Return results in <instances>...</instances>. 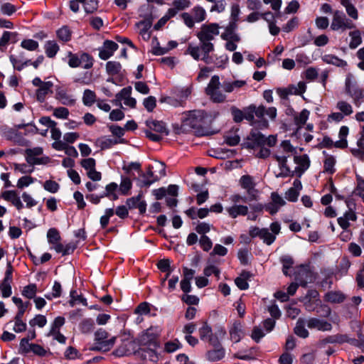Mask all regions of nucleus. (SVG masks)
<instances>
[{
    "label": "nucleus",
    "instance_id": "61",
    "mask_svg": "<svg viewBox=\"0 0 364 364\" xmlns=\"http://www.w3.org/2000/svg\"><path fill=\"white\" fill-rule=\"evenodd\" d=\"M47 237L48 242L50 244L56 243L59 242L60 237L59 232L55 228H50L47 232Z\"/></svg>",
    "mask_w": 364,
    "mask_h": 364
},
{
    "label": "nucleus",
    "instance_id": "60",
    "mask_svg": "<svg viewBox=\"0 0 364 364\" xmlns=\"http://www.w3.org/2000/svg\"><path fill=\"white\" fill-rule=\"evenodd\" d=\"M43 188L47 191L52 193H55L58 191V190L60 188V186L55 181L48 180V181H45V183L43 184Z\"/></svg>",
    "mask_w": 364,
    "mask_h": 364
},
{
    "label": "nucleus",
    "instance_id": "21",
    "mask_svg": "<svg viewBox=\"0 0 364 364\" xmlns=\"http://www.w3.org/2000/svg\"><path fill=\"white\" fill-rule=\"evenodd\" d=\"M357 220V215L352 209H348L345 212L343 216L339 217L337 219L338 224L344 230H347L350 224V221H355Z\"/></svg>",
    "mask_w": 364,
    "mask_h": 364
},
{
    "label": "nucleus",
    "instance_id": "53",
    "mask_svg": "<svg viewBox=\"0 0 364 364\" xmlns=\"http://www.w3.org/2000/svg\"><path fill=\"white\" fill-rule=\"evenodd\" d=\"M53 115L57 119H66L69 116V110L64 107L53 109Z\"/></svg>",
    "mask_w": 364,
    "mask_h": 364
},
{
    "label": "nucleus",
    "instance_id": "41",
    "mask_svg": "<svg viewBox=\"0 0 364 364\" xmlns=\"http://www.w3.org/2000/svg\"><path fill=\"white\" fill-rule=\"evenodd\" d=\"M309 111L306 109H304L300 113L294 116V123L299 127L301 128L304 125L309 119Z\"/></svg>",
    "mask_w": 364,
    "mask_h": 364
},
{
    "label": "nucleus",
    "instance_id": "31",
    "mask_svg": "<svg viewBox=\"0 0 364 364\" xmlns=\"http://www.w3.org/2000/svg\"><path fill=\"white\" fill-rule=\"evenodd\" d=\"M321 58L324 63L327 64H331L337 67L343 68L347 65L346 61L332 54L324 55Z\"/></svg>",
    "mask_w": 364,
    "mask_h": 364
},
{
    "label": "nucleus",
    "instance_id": "12",
    "mask_svg": "<svg viewBox=\"0 0 364 364\" xmlns=\"http://www.w3.org/2000/svg\"><path fill=\"white\" fill-rule=\"evenodd\" d=\"M116 214L122 219H124L128 216L129 212L125 205H119L116 208V210L113 208H107L105 210V214L101 216L100 223L102 229L107 228L109 224V221L111 217Z\"/></svg>",
    "mask_w": 364,
    "mask_h": 364
},
{
    "label": "nucleus",
    "instance_id": "45",
    "mask_svg": "<svg viewBox=\"0 0 364 364\" xmlns=\"http://www.w3.org/2000/svg\"><path fill=\"white\" fill-rule=\"evenodd\" d=\"M95 322L92 318H85L80 323V329L83 333H88L93 331Z\"/></svg>",
    "mask_w": 364,
    "mask_h": 364
},
{
    "label": "nucleus",
    "instance_id": "11",
    "mask_svg": "<svg viewBox=\"0 0 364 364\" xmlns=\"http://www.w3.org/2000/svg\"><path fill=\"white\" fill-rule=\"evenodd\" d=\"M200 46L188 45L186 53L190 54L196 60H198L202 55L210 54L215 49L214 44L210 41H200Z\"/></svg>",
    "mask_w": 364,
    "mask_h": 364
},
{
    "label": "nucleus",
    "instance_id": "48",
    "mask_svg": "<svg viewBox=\"0 0 364 364\" xmlns=\"http://www.w3.org/2000/svg\"><path fill=\"white\" fill-rule=\"evenodd\" d=\"M92 73L89 72H83L78 76L73 78V82L82 85H88L91 82Z\"/></svg>",
    "mask_w": 364,
    "mask_h": 364
},
{
    "label": "nucleus",
    "instance_id": "8",
    "mask_svg": "<svg viewBox=\"0 0 364 364\" xmlns=\"http://www.w3.org/2000/svg\"><path fill=\"white\" fill-rule=\"evenodd\" d=\"M43 149L41 147H34L25 150V159L31 166L46 165L50 161L48 156H43Z\"/></svg>",
    "mask_w": 364,
    "mask_h": 364
},
{
    "label": "nucleus",
    "instance_id": "40",
    "mask_svg": "<svg viewBox=\"0 0 364 364\" xmlns=\"http://www.w3.org/2000/svg\"><path fill=\"white\" fill-rule=\"evenodd\" d=\"M150 129L155 131L159 134H168V131L164 122L159 121H151L147 124Z\"/></svg>",
    "mask_w": 364,
    "mask_h": 364
},
{
    "label": "nucleus",
    "instance_id": "30",
    "mask_svg": "<svg viewBox=\"0 0 364 364\" xmlns=\"http://www.w3.org/2000/svg\"><path fill=\"white\" fill-rule=\"evenodd\" d=\"M45 53L48 58H54L60 50V47L55 41H48L44 45Z\"/></svg>",
    "mask_w": 364,
    "mask_h": 364
},
{
    "label": "nucleus",
    "instance_id": "25",
    "mask_svg": "<svg viewBox=\"0 0 364 364\" xmlns=\"http://www.w3.org/2000/svg\"><path fill=\"white\" fill-rule=\"evenodd\" d=\"M55 99L63 105L71 106L75 102V100L71 95H68L67 90L62 87H58L55 92Z\"/></svg>",
    "mask_w": 364,
    "mask_h": 364
},
{
    "label": "nucleus",
    "instance_id": "54",
    "mask_svg": "<svg viewBox=\"0 0 364 364\" xmlns=\"http://www.w3.org/2000/svg\"><path fill=\"white\" fill-rule=\"evenodd\" d=\"M280 262H282V266H283V269H282L283 273L285 275H288L287 270L289 268H291L294 264V260H293L292 257L289 255H284L281 257Z\"/></svg>",
    "mask_w": 364,
    "mask_h": 364
},
{
    "label": "nucleus",
    "instance_id": "10",
    "mask_svg": "<svg viewBox=\"0 0 364 364\" xmlns=\"http://www.w3.org/2000/svg\"><path fill=\"white\" fill-rule=\"evenodd\" d=\"M355 27L354 23L348 19L345 14L341 11H334L333 12V19L331 28L333 31L351 29Z\"/></svg>",
    "mask_w": 364,
    "mask_h": 364
},
{
    "label": "nucleus",
    "instance_id": "22",
    "mask_svg": "<svg viewBox=\"0 0 364 364\" xmlns=\"http://www.w3.org/2000/svg\"><path fill=\"white\" fill-rule=\"evenodd\" d=\"M1 198L5 200L10 202L14 205L18 210H21L23 208V205L15 191H5L1 193Z\"/></svg>",
    "mask_w": 364,
    "mask_h": 364
},
{
    "label": "nucleus",
    "instance_id": "44",
    "mask_svg": "<svg viewBox=\"0 0 364 364\" xmlns=\"http://www.w3.org/2000/svg\"><path fill=\"white\" fill-rule=\"evenodd\" d=\"M248 139L252 141L254 144L262 146H264L265 136L258 131H253L250 133Z\"/></svg>",
    "mask_w": 364,
    "mask_h": 364
},
{
    "label": "nucleus",
    "instance_id": "47",
    "mask_svg": "<svg viewBox=\"0 0 364 364\" xmlns=\"http://www.w3.org/2000/svg\"><path fill=\"white\" fill-rule=\"evenodd\" d=\"M336 164V159L333 156H328L323 163V171L326 173L333 174L336 169L334 168Z\"/></svg>",
    "mask_w": 364,
    "mask_h": 364
},
{
    "label": "nucleus",
    "instance_id": "37",
    "mask_svg": "<svg viewBox=\"0 0 364 364\" xmlns=\"http://www.w3.org/2000/svg\"><path fill=\"white\" fill-rule=\"evenodd\" d=\"M37 291V285L36 284H30L23 288L21 294L26 299H32L36 297Z\"/></svg>",
    "mask_w": 364,
    "mask_h": 364
},
{
    "label": "nucleus",
    "instance_id": "52",
    "mask_svg": "<svg viewBox=\"0 0 364 364\" xmlns=\"http://www.w3.org/2000/svg\"><path fill=\"white\" fill-rule=\"evenodd\" d=\"M47 323V319L45 316L41 314L36 315L33 319L29 321V324L31 326H38L40 328H43Z\"/></svg>",
    "mask_w": 364,
    "mask_h": 364
},
{
    "label": "nucleus",
    "instance_id": "15",
    "mask_svg": "<svg viewBox=\"0 0 364 364\" xmlns=\"http://www.w3.org/2000/svg\"><path fill=\"white\" fill-rule=\"evenodd\" d=\"M12 274H13V267L11 264V262H8L6 269L5 272L4 279L0 284V289L1 291L2 296L4 298H8L12 294L11 286V284L12 279H13Z\"/></svg>",
    "mask_w": 364,
    "mask_h": 364
},
{
    "label": "nucleus",
    "instance_id": "55",
    "mask_svg": "<svg viewBox=\"0 0 364 364\" xmlns=\"http://www.w3.org/2000/svg\"><path fill=\"white\" fill-rule=\"evenodd\" d=\"M212 334V329L206 323H205L203 326L199 328V336L202 341H207V340Z\"/></svg>",
    "mask_w": 364,
    "mask_h": 364
},
{
    "label": "nucleus",
    "instance_id": "49",
    "mask_svg": "<svg viewBox=\"0 0 364 364\" xmlns=\"http://www.w3.org/2000/svg\"><path fill=\"white\" fill-rule=\"evenodd\" d=\"M81 303L83 305H87L86 299L83 298L80 295H77V291L75 290H72L70 291V300L69 301V304L70 306L73 307L76 304Z\"/></svg>",
    "mask_w": 364,
    "mask_h": 364
},
{
    "label": "nucleus",
    "instance_id": "39",
    "mask_svg": "<svg viewBox=\"0 0 364 364\" xmlns=\"http://www.w3.org/2000/svg\"><path fill=\"white\" fill-rule=\"evenodd\" d=\"M118 143L119 141L117 139L106 136H102L97 139V144L102 149H109Z\"/></svg>",
    "mask_w": 364,
    "mask_h": 364
},
{
    "label": "nucleus",
    "instance_id": "7",
    "mask_svg": "<svg viewBox=\"0 0 364 364\" xmlns=\"http://www.w3.org/2000/svg\"><path fill=\"white\" fill-rule=\"evenodd\" d=\"M95 337L96 343L91 349L104 352L109 350L113 347L116 340L115 337L108 339L107 332L101 328L95 332Z\"/></svg>",
    "mask_w": 364,
    "mask_h": 364
},
{
    "label": "nucleus",
    "instance_id": "51",
    "mask_svg": "<svg viewBox=\"0 0 364 364\" xmlns=\"http://www.w3.org/2000/svg\"><path fill=\"white\" fill-rule=\"evenodd\" d=\"M57 36L63 42L69 41L71 38V31L67 26H63L57 31Z\"/></svg>",
    "mask_w": 364,
    "mask_h": 364
},
{
    "label": "nucleus",
    "instance_id": "56",
    "mask_svg": "<svg viewBox=\"0 0 364 364\" xmlns=\"http://www.w3.org/2000/svg\"><path fill=\"white\" fill-rule=\"evenodd\" d=\"M21 46L28 50L33 51L38 48V43L33 39H25L21 43Z\"/></svg>",
    "mask_w": 364,
    "mask_h": 364
},
{
    "label": "nucleus",
    "instance_id": "13",
    "mask_svg": "<svg viewBox=\"0 0 364 364\" xmlns=\"http://www.w3.org/2000/svg\"><path fill=\"white\" fill-rule=\"evenodd\" d=\"M239 183L241 187L246 191L250 200H257L259 191L255 188L256 183L252 176L244 175L240 178Z\"/></svg>",
    "mask_w": 364,
    "mask_h": 364
},
{
    "label": "nucleus",
    "instance_id": "50",
    "mask_svg": "<svg viewBox=\"0 0 364 364\" xmlns=\"http://www.w3.org/2000/svg\"><path fill=\"white\" fill-rule=\"evenodd\" d=\"M132 346L131 342H124L120 346H119L115 350L114 354L117 356L122 357L131 354V350L128 348L129 346Z\"/></svg>",
    "mask_w": 364,
    "mask_h": 364
},
{
    "label": "nucleus",
    "instance_id": "62",
    "mask_svg": "<svg viewBox=\"0 0 364 364\" xmlns=\"http://www.w3.org/2000/svg\"><path fill=\"white\" fill-rule=\"evenodd\" d=\"M231 114L234 122L239 123L241 122L244 119L243 111L240 110L237 107L232 106L230 108Z\"/></svg>",
    "mask_w": 364,
    "mask_h": 364
},
{
    "label": "nucleus",
    "instance_id": "5",
    "mask_svg": "<svg viewBox=\"0 0 364 364\" xmlns=\"http://www.w3.org/2000/svg\"><path fill=\"white\" fill-rule=\"evenodd\" d=\"M346 92L353 99L356 106H360L364 98L363 90L358 86L351 74L346 76Z\"/></svg>",
    "mask_w": 364,
    "mask_h": 364
},
{
    "label": "nucleus",
    "instance_id": "16",
    "mask_svg": "<svg viewBox=\"0 0 364 364\" xmlns=\"http://www.w3.org/2000/svg\"><path fill=\"white\" fill-rule=\"evenodd\" d=\"M286 204L284 199L279 196L277 193L273 192L271 194V202H269L266 206L265 209L271 215L277 213L281 207Z\"/></svg>",
    "mask_w": 364,
    "mask_h": 364
},
{
    "label": "nucleus",
    "instance_id": "57",
    "mask_svg": "<svg viewBox=\"0 0 364 364\" xmlns=\"http://www.w3.org/2000/svg\"><path fill=\"white\" fill-rule=\"evenodd\" d=\"M168 52V48L166 47H161L157 38H154L153 41L152 53L155 55H162Z\"/></svg>",
    "mask_w": 364,
    "mask_h": 364
},
{
    "label": "nucleus",
    "instance_id": "58",
    "mask_svg": "<svg viewBox=\"0 0 364 364\" xmlns=\"http://www.w3.org/2000/svg\"><path fill=\"white\" fill-rule=\"evenodd\" d=\"M198 242L200 247L205 252H208L213 247V242L207 235H201Z\"/></svg>",
    "mask_w": 364,
    "mask_h": 364
},
{
    "label": "nucleus",
    "instance_id": "23",
    "mask_svg": "<svg viewBox=\"0 0 364 364\" xmlns=\"http://www.w3.org/2000/svg\"><path fill=\"white\" fill-rule=\"evenodd\" d=\"M230 340L234 343H238L244 336L242 323L235 321L229 329Z\"/></svg>",
    "mask_w": 364,
    "mask_h": 364
},
{
    "label": "nucleus",
    "instance_id": "18",
    "mask_svg": "<svg viewBox=\"0 0 364 364\" xmlns=\"http://www.w3.org/2000/svg\"><path fill=\"white\" fill-rule=\"evenodd\" d=\"M263 111V105L256 107L255 105H250L243 110L244 119L251 122L255 120V116L262 119Z\"/></svg>",
    "mask_w": 364,
    "mask_h": 364
},
{
    "label": "nucleus",
    "instance_id": "42",
    "mask_svg": "<svg viewBox=\"0 0 364 364\" xmlns=\"http://www.w3.org/2000/svg\"><path fill=\"white\" fill-rule=\"evenodd\" d=\"M142 183L145 186H149L153 183L157 181L159 179V177L155 176L151 171V168H149L147 171L144 173L142 176Z\"/></svg>",
    "mask_w": 364,
    "mask_h": 364
},
{
    "label": "nucleus",
    "instance_id": "3",
    "mask_svg": "<svg viewBox=\"0 0 364 364\" xmlns=\"http://www.w3.org/2000/svg\"><path fill=\"white\" fill-rule=\"evenodd\" d=\"M159 334V331L156 327H151L142 332L139 336L138 341L140 346H147L149 351L147 352L151 357V360L156 358L154 348L157 346V338Z\"/></svg>",
    "mask_w": 364,
    "mask_h": 364
},
{
    "label": "nucleus",
    "instance_id": "29",
    "mask_svg": "<svg viewBox=\"0 0 364 364\" xmlns=\"http://www.w3.org/2000/svg\"><path fill=\"white\" fill-rule=\"evenodd\" d=\"M206 358L210 362H216L223 359L225 356V350L223 347L216 348L206 353Z\"/></svg>",
    "mask_w": 364,
    "mask_h": 364
},
{
    "label": "nucleus",
    "instance_id": "64",
    "mask_svg": "<svg viewBox=\"0 0 364 364\" xmlns=\"http://www.w3.org/2000/svg\"><path fill=\"white\" fill-rule=\"evenodd\" d=\"M143 105L148 112H152L156 107V100L153 96H149L144 100Z\"/></svg>",
    "mask_w": 364,
    "mask_h": 364
},
{
    "label": "nucleus",
    "instance_id": "43",
    "mask_svg": "<svg viewBox=\"0 0 364 364\" xmlns=\"http://www.w3.org/2000/svg\"><path fill=\"white\" fill-rule=\"evenodd\" d=\"M348 338L346 335L336 334L328 336L323 340L324 343H343L348 342Z\"/></svg>",
    "mask_w": 364,
    "mask_h": 364
},
{
    "label": "nucleus",
    "instance_id": "1",
    "mask_svg": "<svg viewBox=\"0 0 364 364\" xmlns=\"http://www.w3.org/2000/svg\"><path fill=\"white\" fill-rule=\"evenodd\" d=\"M245 85L246 82L241 80L234 81L224 80L220 83L219 76L215 75L210 80L205 88V93L213 102L222 103L226 101L227 96L223 92L221 88L225 92L230 93Z\"/></svg>",
    "mask_w": 364,
    "mask_h": 364
},
{
    "label": "nucleus",
    "instance_id": "14",
    "mask_svg": "<svg viewBox=\"0 0 364 364\" xmlns=\"http://www.w3.org/2000/svg\"><path fill=\"white\" fill-rule=\"evenodd\" d=\"M20 349L22 353H28L32 352L34 355L38 356H45L46 355L48 351L43 346L36 344V343H30L28 342V338H22L20 342Z\"/></svg>",
    "mask_w": 364,
    "mask_h": 364
},
{
    "label": "nucleus",
    "instance_id": "35",
    "mask_svg": "<svg viewBox=\"0 0 364 364\" xmlns=\"http://www.w3.org/2000/svg\"><path fill=\"white\" fill-rule=\"evenodd\" d=\"M97 101V95L94 91L89 89L85 90L82 95V102L85 106L90 107Z\"/></svg>",
    "mask_w": 364,
    "mask_h": 364
},
{
    "label": "nucleus",
    "instance_id": "28",
    "mask_svg": "<svg viewBox=\"0 0 364 364\" xmlns=\"http://www.w3.org/2000/svg\"><path fill=\"white\" fill-rule=\"evenodd\" d=\"M226 211L232 218H236L240 215H246L248 213V207L243 205H234L227 208Z\"/></svg>",
    "mask_w": 364,
    "mask_h": 364
},
{
    "label": "nucleus",
    "instance_id": "33",
    "mask_svg": "<svg viewBox=\"0 0 364 364\" xmlns=\"http://www.w3.org/2000/svg\"><path fill=\"white\" fill-rule=\"evenodd\" d=\"M336 108L340 111V113L343 114L344 117L350 116L353 112L352 105L345 100L338 101Z\"/></svg>",
    "mask_w": 364,
    "mask_h": 364
},
{
    "label": "nucleus",
    "instance_id": "4",
    "mask_svg": "<svg viewBox=\"0 0 364 364\" xmlns=\"http://www.w3.org/2000/svg\"><path fill=\"white\" fill-rule=\"evenodd\" d=\"M66 58L68 65L72 68L82 67L87 70L93 66V58L87 53H74L68 51L66 53Z\"/></svg>",
    "mask_w": 364,
    "mask_h": 364
},
{
    "label": "nucleus",
    "instance_id": "32",
    "mask_svg": "<svg viewBox=\"0 0 364 364\" xmlns=\"http://www.w3.org/2000/svg\"><path fill=\"white\" fill-rule=\"evenodd\" d=\"M345 296L341 291H329L325 295V300L328 302L339 304L345 300Z\"/></svg>",
    "mask_w": 364,
    "mask_h": 364
},
{
    "label": "nucleus",
    "instance_id": "63",
    "mask_svg": "<svg viewBox=\"0 0 364 364\" xmlns=\"http://www.w3.org/2000/svg\"><path fill=\"white\" fill-rule=\"evenodd\" d=\"M203 273L205 277H210L214 274L218 279L220 278V271L216 266L210 264L204 269Z\"/></svg>",
    "mask_w": 364,
    "mask_h": 364
},
{
    "label": "nucleus",
    "instance_id": "24",
    "mask_svg": "<svg viewBox=\"0 0 364 364\" xmlns=\"http://www.w3.org/2000/svg\"><path fill=\"white\" fill-rule=\"evenodd\" d=\"M294 161L296 164L294 171L299 175H301L310 166V160L306 154L294 156Z\"/></svg>",
    "mask_w": 364,
    "mask_h": 364
},
{
    "label": "nucleus",
    "instance_id": "59",
    "mask_svg": "<svg viewBox=\"0 0 364 364\" xmlns=\"http://www.w3.org/2000/svg\"><path fill=\"white\" fill-rule=\"evenodd\" d=\"M132 186V183L129 178H122L119 185V191L123 195H128Z\"/></svg>",
    "mask_w": 364,
    "mask_h": 364
},
{
    "label": "nucleus",
    "instance_id": "36",
    "mask_svg": "<svg viewBox=\"0 0 364 364\" xmlns=\"http://www.w3.org/2000/svg\"><path fill=\"white\" fill-rule=\"evenodd\" d=\"M306 323L304 319L299 318L294 328L295 334L303 338H306L309 336V331L305 328Z\"/></svg>",
    "mask_w": 364,
    "mask_h": 364
},
{
    "label": "nucleus",
    "instance_id": "9",
    "mask_svg": "<svg viewBox=\"0 0 364 364\" xmlns=\"http://www.w3.org/2000/svg\"><path fill=\"white\" fill-rule=\"evenodd\" d=\"M218 23H210L203 24L198 31L196 36L200 41H212L219 35Z\"/></svg>",
    "mask_w": 364,
    "mask_h": 364
},
{
    "label": "nucleus",
    "instance_id": "2",
    "mask_svg": "<svg viewBox=\"0 0 364 364\" xmlns=\"http://www.w3.org/2000/svg\"><path fill=\"white\" fill-rule=\"evenodd\" d=\"M210 116L203 110H192L183 113L182 117V125L188 127L193 129L200 130L203 125L208 122H211L212 119H209Z\"/></svg>",
    "mask_w": 364,
    "mask_h": 364
},
{
    "label": "nucleus",
    "instance_id": "6",
    "mask_svg": "<svg viewBox=\"0 0 364 364\" xmlns=\"http://www.w3.org/2000/svg\"><path fill=\"white\" fill-rule=\"evenodd\" d=\"M181 17L186 26L192 28L196 23H200L206 18V11L202 6H196L190 12L183 13Z\"/></svg>",
    "mask_w": 364,
    "mask_h": 364
},
{
    "label": "nucleus",
    "instance_id": "27",
    "mask_svg": "<svg viewBox=\"0 0 364 364\" xmlns=\"http://www.w3.org/2000/svg\"><path fill=\"white\" fill-rule=\"evenodd\" d=\"M53 84L50 81L45 82L42 86H40L36 90V99L38 102H43L45 101L46 96L49 93H52V87Z\"/></svg>",
    "mask_w": 364,
    "mask_h": 364
},
{
    "label": "nucleus",
    "instance_id": "17",
    "mask_svg": "<svg viewBox=\"0 0 364 364\" xmlns=\"http://www.w3.org/2000/svg\"><path fill=\"white\" fill-rule=\"evenodd\" d=\"M117 49V43L112 41L106 40L102 47L99 49V57L100 59L106 60L112 57Z\"/></svg>",
    "mask_w": 364,
    "mask_h": 364
},
{
    "label": "nucleus",
    "instance_id": "38",
    "mask_svg": "<svg viewBox=\"0 0 364 364\" xmlns=\"http://www.w3.org/2000/svg\"><path fill=\"white\" fill-rule=\"evenodd\" d=\"M349 36L351 38L350 42L349 43V47L351 49H355L358 46H360L361 44V43H362L361 33L358 30L350 31L349 33Z\"/></svg>",
    "mask_w": 364,
    "mask_h": 364
},
{
    "label": "nucleus",
    "instance_id": "19",
    "mask_svg": "<svg viewBox=\"0 0 364 364\" xmlns=\"http://www.w3.org/2000/svg\"><path fill=\"white\" fill-rule=\"evenodd\" d=\"M306 325L311 329H316L321 331H329L332 329V325L329 322L317 318L308 319Z\"/></svg>",
    "mask_w": 364,
    "mask_h": 364
},
{
    "label": "nucleus",
    "instance_id": "34",
    "mask_svg": "<svg viewBox=\"0 0 364 364\" xmlns=\"http://www.w3.org/2000/svg\"><path fill=\"white\" fill-rule=\"evenodd\" d=\"M122 69V65L119 62L108 61L106 63V71L109 75H121Z\"/></svg>",
    "mask_w": 364,
    "mask_h": 364
},
{
    "label": "nucleus",
    "instance_id": "20",
    "mask_svg": "<svg viewBox=\"0 0 364 364\" xmlns=\"http://www.w3.org/2000/svg\"><path fill=\"white\" fill-rule=\"evenodd\" d=\"M299 275L305 276V279H303L297 277L296 280L298 283H291L289 286L287 288V294L289 296H293L296 293L299 286L305 287L307 283L311 281L310 279L311 273L306 270L301 271Z\"/></svg>",
    "mask_w": 364,
    "mask_h": 364
},
{
    "label": "nucleus",
    "instance_id": "26",
    "mask_svg": "<svg viewBox=\"0 0 364 364\" xmlns=\"http://www.w3.org/2000/svg\"><path fill=\"white\" fill-rule=\"evenodd\" d=\"M237 28V23L230 21L225 27V31L221 34L222 39L233 38L236 41H240L241 38L238 33L235 32Z\"/></svg>",
    "mask_w": 364,
    "mask_h": 364
},
{
    "label": "nucleus",
    "instance_id": "46",
    "mask_svg": "<svg viewBox=\"0 0 364 364\" xmlns=\"http://www.w3.org/2000/svg\"><path fill=\"white\" fill-rule=\"evenodd\" d=\"M259 238L267 245H271L276 240L275 235L272 234L267 228H262Z\"/></svg>",
    "mask_w": 364,
    "mask_h": 364
}]
</instances>
